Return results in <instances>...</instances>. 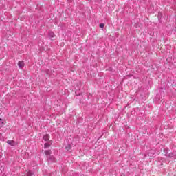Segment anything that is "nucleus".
Instances as JSON below:
<instances>
[{
    "label": "nucleus",
    "mask_w": 176,
    "mask_h": 176,
    "mask_svg": "<svg viewBox=\"0 0 176 176\" xmlns=\"http://www.w3.org/2000/svg\"><path fill=\"white\" fill-rule=\"evenodd\" d=\"M52 144H53V142L52 140H50L48 143H45L44 144L45 149H47V148H50V145H52Z\"/></svg>",
    "instance_id": "f03ea898"
},
{
    "label": "nucleus",
    "mask_w": 176,
    "mask_h": 176,
    "mask_svg": "<svg viewBox=\"0 0 176 176\" xmlns=\"http://www.w3.org/2000/svg\"><path fill=\"white\" fill-rule=\"evenodd\" d=\"M45 155H46V156H49V155H52V150H46L45 151Z\"/></svg>",
    "instance_id": "39448f33"
},
{
    "label": "nucleus",
    "mask_w": 176,
    "mask_h": 176,
    "mask_svg": "<svg viewBox=\"0 0 176 176\" xmlns=\"http://www.w3.org/2000/svg\"><path fill=\"white\" fill-rule=\"evenodd\" d=\"M2 122V119L0 118V123Z\"/></svg>",
    "instance_id": "ddd939ff"
},
{
    "label": "nucleus",
    "mask_w": 176,
    "mask_h": 176,
    "mask_svg": "<svg viewBox=\"0 0 176 176\" xmlns=\"http://www.w3.org/2000/svg\"><path fill=\"white\" fill-rule=\"evenodd\" d=\"M100 28H104V27H105V24H104V23H100Z\"/></svg>",
    "instance_id": "9d476101"
},
{
    "label": "nucleus",
    "mask_w": 176,
    "mask_h": 176,
    "mask_svg": "<svg viewBox=\"0 0 176 176\" xmlns=\"http://www.w3.org/2000/svg\"><path fill=\"white\" fill-rule=\"evenodd\" d=\"M26 175L27 176H32V175H34V173H32L31 171L29 170L27 172Z\"/></svg>",
    "instance_id": "0eeeda50"
},
{
    "label": "nucleus",
    "mask_w": 176,
    "mask_h": 176,
    "mask_svg": "<svg viewBox=\"0 0 176 176\" xmlns=\"http://www.w3.org/2000/svg\"><path fill=\"white\" fill-rule=\"evenodd\" d=\"M66 149H67V151H71V149H72L71 145L68 144L67 146H66Z\"/></svg>",
    "instance_id": "6e6552de"
},
{
    "label": "nucleus",
    "mask_w": 176,
    "mask_h": 176,
    "mask_svg": "<svg viewBox=\"0 0 176 176\" xmlns=\"http://www.w3.org/2000/svg\"><path fill=\"white\" fill-rule=\"evenodd\" d=\"M55 35H54V33L53 32H50L49 33V38L50 39H52V38H54Z\"/></svg>",
    "instance_id": "423d86ee"
},
{
    "label": "nucleus",
    "mask_w": 176,
    "mask_h": 176,
    "mask_svg": "<svg viewBox=\"0 0 176 176\" xmlns=\"http://www.w3.org/2000/svg\"><path fill=\"white\" fill-rule=\"evenodd\" d=\"M18 67H19L20 68L24 67V61H19L18 63Z\"/></svg>",
    "instance_id": "7ed1b4c3"
},
{
    "label": "nucleus",
    "mask_w": 176,
    "mask_h": 176,
    "mask_svg": "<svg viewBox=\"0 0 176 176\" xmlns=\"http://www.w3.org/2000/svg\"><path fill=\"white\" fill-rule=\"evenodd\" d=\"M7 144H8V145H10L11 146H14V145H16V142H14V140H8Z\"/></svg>",
    "instance_id": "f257e3e1"
},
{
    "label": "nucleus",
    "mask_w": 176,
    "mask_h": 176,
    "mask_svg": "<svg viewBox=\"0 0 176 176\" xmlns=\"http://www.w3.org/2000/svg\"><path fill=\"white\" fill-rule=\"evenodd\" d=\"M169 157H173V153L169 154Z\"/></svg>",
    "instance_id": "f8f14e48"
},
{
    "label": "nucleus",
    "mask_w": 176,
    "mask_h": 176,
    "mask_svg": "<svg viewBox=\"0 0 176 176\" xmlns=\"http://www.w3.org/2000/svg\"><path fill=\"white\" fill-rule=\"evenodd\" d=\"M1 127H2V126H5V122H1Z\"/></svg>",
    "instance_id": "9b49d317"
},
{
    "label": "nucleus",
    "mask_w": 176,
    "mask_h": 176,
    "mask_svg": "<svg viewBox=\"0 0 176 176\" xmlns=\"http://www.w3.org/2000/svg\"><path fill=\"white\" fill-rule=\"evenodd\" d=\"M50 139V136L47 134L43 136L44 141H49Z\"/></svg>",
    "instance_id": "20e7f679"
},
{
    "label": "nucleus",
    "mask_w": 176,
    "mask_h": 176,
    "mask_svg": "<svg viewBox=\"0 0 176 176\" xmlns=\"http://www.w3.org/2000/svg\"><path fill=\"white\" fill-rule=\"evenodd\" d=\"M48 160H52V162H54V157L50 156L49 158H48Z\"/></svg>",
    "instance_id": "1a4fd4ad"
}]
</instances>
